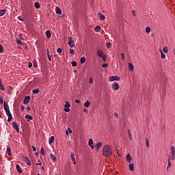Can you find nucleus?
I'll return each mask as SVG.
<instances>
[{
	"mask_svg": "<svg viewBox=\"0 0 175 175\" xmlns=\"http://www.w3.org/2000/svg\"><path fill=\"white\" fill-rule=\"evenodd\" d=\"M64 111H66L67 113L70 111V109H69V107H70V104H69V102L66 101V104L64 105Z\"/></svg>",
	"mask_w": 175,
	"mask_h": 175,
	"instance_id": "obj_5",
	"label": "nucleus"
},
{
	"mask_svg": "<svg viewBox=\"0 0 175 175\" xmlns=\"http://www.w3.org/2000/svg\"><path fill=\"white\" fill-rule=\"evenodd\" d=\"M170 151H171V156H168V158L171 159V161L175 160V148L174 146L170 147Z\"/></svg>",
	"mask_w": 175,
	"mask_h": 175,
	"instance_id": "obj_3",
	"label": "nucleus"
},
{
	"mask_svg": "<svg viewBox=\"0 0 175 175\" xmlns=\"http://www.w3.org/2000/svg\"><path fill=\"white\" fill-rule=\"evenodd\" d=\"M75 102H76L77 103H80V100L77 99V100H75Z\"/></svg>",
	"mask_w": 175,
	"mask_h": 175,
	"instance_id": "obj_59",
	"label": "nucleus"
},
{
	"mask_svg": "<svg viewBox=\"0 0 175 175\" xmlns=\"http://www.w3.org/2000/svg\"><path fill=\"white\" fill-rule=\"evenodd\" d=\"M114 116H115V117H116L117 118H118V113H114Z\"/></svg>",
	"mask_w": 175,
	"mask_h": 175,
	"instance_id": "obj_56",
	"label": "nucleus"
},
{
	"mask_svg": "<svg viewBox=\"0 0 175 175\" xmlns=\"http://www.w3.org/2000/svg\"><path fill=\"white\" fill-rule=\"evenodd\" d=\"M25 107H24V105H21V111H24Z\"/></svg>",
	"mask_w": 175,
	"mask_h": 175,
	"instance_id": "obj_48",
	"label": "nucleus"
},
{
	"mask_svg": "<svg viewBox=\"0 0 175 175\" xmlns=\"http://www.w3.org/2000/svg\"><path fill=\"white\" fill-rule=\"evenodd\" d=\"M47 57L48 59H49V61H51V55H50V52L49 51V49H47Z\"/></svg>",
	"mask_w": 175,
	"mask_h": 175,
	"instance_id": "obj_31",
	"label": "nucleus"
},
{
	"mask_svg": "<svg viewBox=\"0 0 175 175\" xmlns=\"http://www.w3.org/2000/svg\"><path fill=\"white\" fill-rule=\"evenodd\" d=\"M49 144L54 143V136H51V137H49Z\"/></svg>",
	"mask_w": 175,
	"mask_h": 175,
	"instance_id": "obj_22",
	"label": "nucleus"
},
{
	"mask_svg": "<svg viewBox=\"0 0 175 175\" xmlns=\"http://www.w3.org/2000/svg\"><path fill=\"white\" fill-rule=\"evenodd\" d=\"M25 118H26V119L27 120V121H29V120H33L32 116H30V115H26V116H25Z\"/></svg>",
	"mask_w": 175,
	"mask_h": 175,
	"instance_id": "obj_23",
	"label": "nucleus"
},
{
	"mask_svg": "<svg viewBox=\"0 0 175 175\" xmlns=\"http://www.w3.org/2000/svg\"><path fill=\"white\" fill-rule=\"evenodd\" d=\"M74 162V165H76V160L72 161Z\"/></svg>",
	"mask_w": 175,
	"mask_h": 175,
	"instance_id": "obj_63",
	"label": "nucleus"
},
{
	"mask_svg": "<svg viewBox=\"0 0 175 175\" xmlns=\"http://www.w3.org/2000/svg\"><path fill=\"white\" fill-rule=\"evenodd\" d=\"M16 43H17V44H22L21 40H17Z\"/></svg>",
	"mask_w": 175,
	"mask_h": 175,
	"instance_id": "obj_51",
	"label": "nucleus"
},
{
	"mask_svg": "<svg viewBox=\"0 0 175 175\" xmlns=\"http://www.w3.org/2000/svg\"><path fill=\"white\" fill-rule=\"evenodd\" d=\"M4 110L5 111V114L8 116V122H10L12 121V118L13 116H12V113H10V110L9 109V105L5 101L4 102Z\"/></svg>",
	"mask_w": 175,
	"mask_h": 175,
	"instance_id": "obj_2",
	"label": "nucleus"
},
{
	"mask_svg": "<svg viewBox=\"0 0 175 175\" xmlns=\"http://www.w3.org/2000/svg\"><path fill=\"white\" fill-rule=\"evenodd\" d=\"M90 105H91V103L87 100V102L85 103V107H90Z\"/></svg>",
	"mask_w": 175,
	"mask_h": 175,
	"instance_id": "obj_30",
	"label": "nucleus"
},
{
	"mask_svg": "<svg viewBox=\"0 0 175 175\" xmlns=\"http://www.w3.org/2000/svg\"><path fill=\"white\" fill-rule=\"evenodd\" d=\"M107 47L108 49H110V48L111 47V43L107 42Z\"/></svg>",
	"mask_w": 175,
	"mask_h": 175,
	"instance_id": "obj_42",
	"label": "nucleus"
},
{
	"mask_svg": "<svg viewBox=\"0 0 175 175\" xmlns=\"http://www.w3.org/2000/svg\"><path fill=\"white\" fill-rule=\"evenodd\" d=\"M33 94H39V89H36L32 91Z\"/></svg>",
	"mask_w": 175,
	"mask_h": 175,
	"instance_id": "obj_36",
	"label": "nucleus"
},
{
	"mask_svg": "<svg viewBox=\"0 0 175 175\" xmlns=\"http://www.w3.org/2000/svg\"><path fill=\"white\" fill-rule=\"evenodd\" d=\"M94 31L96 32H99V31H100V26H96L94 29Z\"/></svg>",
	"mask_w": 175,
	"mask_h": 175,
	"instance_id": "obj_32",
	"label": "nucleus"
},
{
	"mask_svg": "<svg viewBox=\"0 0 175 175\" xmlns=\"http://www.w3.org/2000/svg\"><path fill=\"white\" fill-rule=\"evenodd\" d=\"M22 161H23V162H25V163H27V165H28L29 166H31V161H29V159L28 157H23Z\"/></svg>",
	"mask_w": 175,
	"mask_h": 175,
	"instance_id": "obj_7",
	"label": "nucleus"
},
{
	"mask_svg": "<svg viewBox=\"0 0 175 175\" xmlns=\"http://www.w3.org/2000/svg\"><path fill=\"white\" fill-rule=\"evenodd\" d=\"M102 142H98L97 144H96L95 147L97 151L99 150V148H100V147H102Z\"/></svg>",
	"mask_w": 175,
	"mask_h": 175,
	"instance_id": "obj_14",
	"label": "nucleus"
},
{
	"mask_svg": "<svg viewBox=\"0 0 175 175\" xmlns=\"http://www.w3.org/2000/svg\"><path fill=\"white\" fill-rule=\"evenodd\" d=\"M163 51L165 53H167V51H169V48H167V46H164L163 48Z\"/></svg>",
	"mask_w": 175,
	"mask_h": 175,
	"instance_id": "obj_29",
	"label": "nucleus"
},
{
	"mask_svg": "<svg viewBox=\"0 0 175 175\" xmlns=\"http://www.w3.org/2000/svg\"><path fill=\"white\" fill-rule=\"evenodd\" d=\"M6 14V10H0V17H2L4 14Z\"/></svg>",
	"mask_w": 175,
	"mask_h": 175,
	"instance_id": "obj_21",
	"label": "nucleus"
},
{
	"mask_svg": "<svg viewBox=\"0 0 175 175\" xmlns=\"http://www.w3.org/2000/svg\"><path fill=\"white\" fill-rule=\"evenodd\" d=\"M26 109L27 110V111H29V110H31V107H27Z\"/></svg>",
	"mask_w": 175,
	"mask_h": 175,
	"instance_id": "obj_57",
	"label": "nucleus"
},
{
	"mask_svg": "<svg viewBox=\"0 0 175 175\" xmlns=\"http://www.w3.org/2000/svg\"><path fill=\"white\" fill-rule=\"evenodd\" d=\"M68 46H70V47H76L75 44V41H73V39L72 38V37H68Z\"/></svg>",
	"mask_w": 175,
	"mask_h": 175,
	"instance_id": "obj_4",
	"label": "nucleus"
},
{
	"mask_svg": "<svg viewBox=\"0 0 175 175\" xmlns=\"http://www.w3.org/2000/svg\"><path fill=\"white\" fill-rule=\"evenodd\" d=\"M13 128L16 129V132H20V129L18 128V124L16 122H12Z\"/></svg>",
	"mask_w": 175,
	"mask_h": 175,
	"instance_id": "obj_9",
	"label": "nucleus"
},
{
	"mask_svg": "<svg viewBox=\"0 0 175 175\" xmlns=\"http://www.w3.org/2000/svg\"><path fill=\"white\" fill-rule=\"evenodd\" d=\"M18 19L20 21H24V19H23V18H21V16H18Z\"/></svg>",
	"mask_w": 175,
	"mask_h": 175,
	"instance_id": "obj_53",
	"label": "nucleus"
},
{
	"mask_svg": "<svg viewBox=\"0 0 175 175\" xmlns=\"http://www.w3.org/2000/svg\"><path fill=\"white\" fill-rule=\"evenodd\" d=\"M32 66V63L29 62L28 65V68H31Z\"/></svg>",
	"mask_w": 175,
	"mask_h": 175,
	"instance_id": "obj_55",
	"label": "nucleus"
},
{
	"mask_svg": "<svg viewBox=\"0 0 175 175\" xmlns=\"http://www.w3.org/2000/svg\"><path fill=\"white\" fill-rule=\"evenodd\" d=\"M107 66H109L108 64H104L102 65L103 68H107Z\"/></svg>",
	"mask_w": 175,
	"mask_h": 175,
	"instance_id": "obj_46",
	"label": "nucleus"
},
{
	"mask_svg": "<svg viewBox=\"0 0 175 175\" xmlns=\"http://www.w3.org/2000/svg\"><path fill=\"white\" fill-rule=\"evenodd\" d=\"M56 14H62V12L61 11V8L59 7H56Z\"/></svg>",
	"mask_w": 175,
	"mask_h": 175,
	"instance_id": "obj_19",
	"label": "nucleus"
},
{
	"mask_svg": "<svg viewBox=\"0 0 175 175\" xmlns=\"http://www.w3.org/2000/svg\"><path fill=\"white\" fill-rule=\"evenodd\" d=\"M146 147H150V144L148 143V139L146 138Z\"/></svg>",
	"mask_w": 175,
	"mask_h": 175,
	"instance_id": "obj_47",
	"label": "nucleus"
},
{
	"mask_svg": "<svg viewBox=\"0 0 175 175\" xmlns=\"http://www.w3.org/2000/svg\"><path fill=\"white\" fill-rule=\"evenodd\" d=\"M80 62L81 64H84V62H85V57H82L80 59Z\"/></svg>",
	"mask_w": 175,
	"mask_h": 175,
	"instance_id": "obj_33",
	"label": "nucleus"
},
{
	"mask_svg": "<svg viewBox=\"0 0 175 175\" xmlns=\"http://www.w3.org/2000/svg\"><path fill=\"white\" fill-rule=\"evenodd\" d=\"M90 147H91L92 149L95 148V146H94V140H92V138H90L89 139V143H88Z\"/></svg>",
	"mask_w": 175,
	"mask_h": 175,
	"instance_id": "obj_10",
	"label": "nucleus"
},
{
	"mask_svg": "<svg viewBox=\"0 0 175 175\" xmlns=\"http://www.w3.org/2000/svg\"><path fill=\"white\" fill-rule=\"evenodd\" d=\"M109 81H120V77L118 76H111L109 77Z\"/></svg>",
	"mask_w": 175,
	"mask_h": 175,
	"instance_id": "obj_6",
	"label": "nucleus"
},
{
	"mask_svg": "<svg viewBox=\"0 0 175 175\" xmlns=\"http://www.w3.org/2000/svg\"><path fill=\"white\" fill-rule=\"evenodd\" d=\"M6 154H8L9 157H12V150L10 149V147L7 148Z\"/></svg>",
	"mask_w": 175,
	"mask_h": 175,
	"instance_id": "obj_16",
	"label": "nucleus"
},
{
	"mask_svg": "<svg viewBox=\"0 0 175 175\" xmlns=\"http://www.w3.org/2000/svg\"><path fill=\"white\" fill-rule=\"evenodd\" d=\"M68 131H69V133H72V129H70L68 128Z\"/></svg>",
	"mask_w": 175,
	"mask_h": 175,
	"instance_id": "obj_61",
	"label": "nucleus"
},
{
	"mask_svg": "<svg viewBox=\"0 0 175 175\" xmlns=\"http://www.w3.org/2000/svg\"><path fill=\"white\" fill-rule=\"evenodd\" d=\"M71 158H72V161L75 160V154L74 153H71Z\"/></svg>",
	"mask_w": 175,
	"mask_h": 175,
	"instance_id": "obj_45",
	"label": "nucleus"
},
{
	"mask_svg": "<svg viewBox=\"0 0 175 175\" xmlns=\"http://www.w3.org/2000/svg\"><path fill=\"white\" fill-rule=\"evenodd\" d=\"M167 161H168V166H167V169H169V167H170V166H172V162L170 161V158H169L167 159Z\"/></svg>",
	"mask_w": 175,
	"mask_h": 175,
	"instance_id": "obj_34",
	"label": "nucleus"
},
{
	"mask_svg": "<svg viewBox=\"0 0 175 175\" xmlns=\"http://www.w3.org/2000/svg\"><path fill=\"white\" fill-rule=\"evenodd\" d=\"M129 69L131 72H133V65L132 64H131V63H129Z\"/></svg>",
	"mask_w": 175,
	"mask_h": 175,
	"instance_id": "obj_25",
	"label": "nucleus"
},
{
	"mask_svg": "<svg viewBox=\"0 0 175 175\" xmlns=\"http://www.w3.org/2000/svg\"><path fill=\"white\" fill-rule=\"evenodd\" d=\"M161 58L165 59V58H166V55H165L163 53H161Z\"/></svg>",
	"mask_w": 175,
	"mask_h": 175,
	"instance_id": "obj_35",
	"label": "nucleus"
},
{
	"mask_svg": "<svg viewBox=\"0 0 175 175\" xmlns=\"http://www.w3.org/2000/svg\"><path fill=\"white\" fill-rule=\"evenodd\" d=\"M50 157H51V159H52L53 162H57V157H55L54 154H51Z\"/></svg>",
	"mask_w": 175,
	"mask_h": 175,
	"instance_id": "obj_20",
	"label": "nucleus"
},
{
	"mask_svg": "<svg viewBox=\"0 0 175 175\" xmlns=\"http://www.w3.org/2000/svg\"><path fill=\"white\" fill-rule=\"evenodd\" d=\"M31 148H33V151H36V148H35V146H31Z\"/></svg>",
	"mask_w": 175,
	"mask_h": 175,
	"instance_id": "obj_58",
	"label": "nucleus"
},
{
	"mask_svg": "<svg viewBox=\"0 0 175 175\" xmlns=\"http://www.w3.org/2000/svg\"><path fill=\"white\" fill-rule=\"evenodd\" d=\"M99 14H100V16H99L100 20L103 21V20H105L106 18V17H105L104 15L100 13Z\"/></svg>",
	"mask_w": 175,
	"mask_h": 175,
	"instance_id": "obj_27",
	"label": "nucleus"
},
{
	"mask_svg": "<svg viewBox=\"0 0 175 175\" xmlns=\"http://www.w3.org/2000/svg\"><path fill=\"white\" fill-rule=\"evenodd\" d=\"M0 90H1V91H5V87H3V85H2L1 81H0Z\"/></svg>",
	"mask_w": 175,
	"mask_h": 175,
	"instance_id": "obj_28",
	"label": "nucleus"
},
{
	"mask_svg": "<svg viewBox=\"0 0 175 175\" xmlns=\"http://www.w3.org/2000/svg\"><path fill=\"white\" fill-rule=\"evenodd\" d=\"M46 36L47 38V39H50V38H51V32L50 31V30H47L46 32Z\"/></svg>",
	"mask_w": 175,
	"mask_h": 175,
	"instance_id": "obj_15",
	"label": "nucleus"
},
{
	"mask_svg": "<svg viewBox=\"0 0 175 175\" xmlns=\"http://www.w3.org/2000/svg\"><path fill=\"white\" fill-rule=\"evenodd\" d=\"M0 53H3V46H2V44H0Z\"/></svg>",
	"mask_w": 175,
	"mask_h": 175,
	"instance_id": "obj_38",
	"label": "nucleus"
},
{
	"mask_svg": "<svg viewBox=\"0 0 175 175\" xmlns=\"http://www.w3.org/2000/svg\"><path fill=\"white\" fill-rule=\"evenodd\" d=\"M57 53H59V54H61V53H62V49L61 48H58L57 49Z\"/></svg>",
	"mask_w": 175,
	"mask_h": 175,
	"instance_id": "obj_39",
	"label": "nucleus"
},
{
	"mask_svg": "<svg viewBox=\"0 0 175 175\" xmlns=\"http://www.w3.org/2000/svg\"><path fill=\"white\" fill-rule=\"evenodd\" d=\"M160 53H161V54H162V53H163V51H162V49H160Z\"/></svg>",
	"mask_w": 175,
	"mask_h": 175,
	"instance_id": "obj_62",
	"label": "nucleus"
},
{
	"mask_svg": "<svg viewBox=\"0 0 175 175\" xmlns=\"http://www.w3.org/2000/svg\"><path fill=\"white\" fill-rule=\"evenodd\" d=\"M97 55L98 57H100V58H102L103 56H105V53H103V51H100V50H98V52H97Z\"/></svg>",
	"mask_w": 175,
	"mask_h": 175,
	"instance_id": "obj_12",
	"label": "nucleus"
},
{
	"mask_svg": "<svg viewBox=\"0 0 175 175\" xmlns=\"http://www.w3.org/2000/svg\"><path fill=\"white\" fill-rule=\"evenodd\" d=\"M129 169H130V170H131V172H133V170H135V166L133 163H130L129 165Z\"/></svg>",
	"mask_w": 175,
	"mask_h": 175,
	"instance_id": "obj_18",
	"label": "nucleus"
},
{
	"mask_svg": "<svg viewBox=\"0 0 175 175\" xmlns=\"http://www.w3.org/2000/svg\"><path fill=\"white\" fill-rule=\"evenodd\" d=\"M126 159L127 162H129V163H131V162H132V157L131 156L130 154H128L126 155Z\"/></svg>",
	"mask_w": 175,
	"mask_h": 175,
	"instance_id": "obj_13",
	"label": "nucleus"
},
{
	"mask_svg": "<svg viewBox=\"0 0 175 175\" xmlns=\"http://www.w3.org/2000/svg\"><path fill=\"white\" fill-rule=\"evenodd\" d=\"M122 55V59L124 61L125 59V55L124 53H121Z\"/></svg>",
	"mask_w": 175,
	"mask_h": 175,
	"instance_id": "obj_50",
	"label": "nucleus"
},
{
	"mask_svg": "<svg viewBox=\"0 0 175 175\" xmlns=\"http://www.w3.org/2000/svg\"><path fill=\"white\" fill-rule=\"evenodd\" d=\"M71 64H72V66H77V62H72Z\"/></svg>",
	"mask_w": 175,
	"mask_h": 175,
	"instance_id": "obj_41",
	"label": "nucleus"
},
{
	"mask_svg": "<svg viewBox=\"0 0 175 175\" xmlns=\"http://www.w3.org/2000/svg\"><path fill=\"white\" fill-rule=\"evenodd\" d=\"M16 169L17 172H18L19 173H23V170H21V167H20V165L18 164L16 165Z\"/></svg>",
	"mask_w": 175,
	"mask_h": 175,
	"instance_id": "obj_17",
	"label": "nucleus"
},
{
	"mask_svg": "<svg viewBox=\"0 0 175 175\" xmlns=\"http://www.w3.org/2000/svg\"><path fill=\"white\" fill-rule=\"evenodd\" d=\"M34 6H35L36 9H40V4H39L38 2H36L34 3Z\"/></svg>",
	"mask_w": 175,
	"mask_h": 175,
	"instance_id": "obj_24",
	"label": "nucleus"
},
{
	"mask_svg": "<svg viewBox=\"0 0 175 175\" xmlns=\"http://www.w3.org/2000/svg\"><path fill=\"white\" fill-rule=\"evenodd\" d=\"M70 54H72V55H75V51H73V49H70Z\"/></svg>",
	"mask_w": 175,
	"mask_h": 175,
	"instance_id": "obj_44",
	"label": "nucleus"
},
{
	"mask_svg": "<svg viewBox=\"0 0 175 175\" xmlns=\"http://www.w3.org/2000/svg\"><path fill=\"white\" fill-rule=\"evenodd\" d=\"M33 66L34 68H38V63H34Z\"/></svg>",
	"mask_w": 175,
	"mask_h": 175,
	"instance_id": "obj_54",
	"label": "nucleus"
},
{
	"mask_svg": "<svg viewBox=\"0 0 175 175\" xmlns=\"http://www.w3.org/2000/svg\"><path fill=\"white\" fill-rule=\"evenodd\" d=\"M101 58L103 59L104 62H106V55H104V56Z\"/></svg>",
	"mask_w": 175,
	"mask_h": 175,
	"instance_id": "obj_49",
	"label": "nucleus"
},
{
	"mask_svg": "<svg viewBox=\"0 0 175 175\" xmlns=\"http://www.w3.org/2000/svg\"><path fill=\"white\" fill-rule=\"evenodd\" d=\"M146 33H150V32H151V27H146Z\"/></svg>",
	"mask_w": 175,
	"mask_h": 175,
	"instance_id": "obj_26",
	"label": "nucleus"
},
{
	"mask_svg": "<svg viewBox=\"0 0 175 175\" xmlns=\"http://www.w3.org/2000/svg\"><path fill=\"white\" fill-rule=\"evenodd\" d=\"M174 55H175V49H174Z\"/></svg>",
	"mask_w": 175,
	"mask_h": 175,
	"instance_id": "obj_64",
	"label": "nucleus"
},
{
	"mask_svg": "<svg viewBox=\"0 0 175 175\" xmlns=\"http://www.w3.org/2000/svg\"><path fill=\"white\" fill-rule=\"evenodd\" d=\"M131 14H133V16L134 17H135V16H136V11L133 10V11L131 12Z\"/></svg>",
	"mask_w": 175,
	"mask_h": 175,
	"instance_id": "obj_43",
	"label": "nucleus"
},
{
	"mask_svg": "<svg viewBox=\"0 0 175 175\" xmlns=\"http://www.w3.org/2000/svg\"><path fill=\"white\" fill-rule=\"evenodd\" d=\"M3 103V98L2 97H0V104L2 105Z\"/></svg>",
	"mask_w": 175,
	"mask_h": 175,
	"instance_id": "obj_52",
	"label": "nucleus"
},
{
	"mask_svg": "<svg viewBox=\"0 0 175 175\" xmlns=\"http://www.w3.org/2000/svg\"><path fill=\"white\" fill-rule=\"evenodd\" d=\"M40 152H41L42 155H44V149L43 148V147L41 148Z\"/></svg>",
	"mask_w": 175,
	"mask_h": 175,
	"instance_id": "obj_40",
	"label": "nucleus"
},
{
	"mask_svg": "<svg viewBox=\"0 0 175 175\" xmlns=\"http://www.w3.org/2000/svg\"><path fill=\"white\" fill-rule=\"evenodd\" d=\"M103 157L110 158V157L113 155V152H111V146L109 145H105L103 148Z\"/></svg>",
	"mask_w": 175,
	"mask_h": 175,
	"instance_id": "obj_1",
	"label": "nucleus"
},
{
	"mask_svg": "<svg viewBox=\"0 0 175 175\" xmlns=\"http://www.w3.org/2000/svg\"><path fill=\"white\" fill-rule=\"evenodd\" d=\"M112 89L115 91H118V90H120V85H118V83H114L112 85Z\"/></svg>",
	"mask_w": 175,
	"mask_h": 175,
	"instance_id": "obj_11",
	"label": "nucleus"
},
{
	"mask_svg": "<svg viewBox=\"0 0 175 175\" xmlns=\"http://www.w3.org/2000/svg\"><path fill=\"white\" fill-rule=\"evenodd\" d=\"M128 132H129V136H131V131L129 130H128Z\"/></svg>",
	"mask_w": 175,
	"mask_h": 175,
	"instance_id": "obj_60",
	"label": "nucleus"
},
{
	"mask_svg": "<svg viewBox=\"0 0 175 175\" xmlns=\"http://www.w3.org/2000/svg\"><path fill=\"white\" fill-rule=\"evenodd\" d=\"M94 83V80L92 79V77L89 78V84Z\"/></svg>",
	"mask_w": 175,
	"mask_h": 175,
	"instance_id": "obj_37",
	"label": "nucleus"
},
{
	"mask_svg": "<svg viewBox=\"0 0 175 175\" xmlns=\"http://www.w3.org/2000/svg\"><path fill=\"white\" fill-rule=\"evenodd\" d=\"M29 100H31V96H26L23 100L24 105H28V103H29Z\"/></svg>",
	"mask_w": 175,
	"mask_h": 175,
	"instance_id": "obj_8",
	"label": "nucleus"
}]
</instances>
